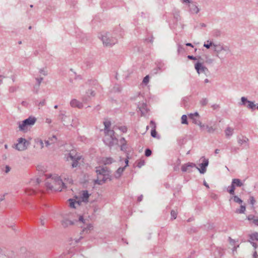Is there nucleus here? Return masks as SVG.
Returning a JSON list of instances; mask_svg holds the SVG:
<instances>
[{
  "label": "nucleus",
  "mask_w": 258,
  "mask_h": 258,
  "mask_svg": "<svg viewBox=\"0 0 258 258\" xmlns=\"http://www.w3.org/2000/svg\"><path fill=\"white\" fill-rule=\"evenodd\" d=\"M90 196V195L87 190H82L74 199H70L68 200L69 206L71 208L76 209L81 212L75 214L70 213L68 215L64 216L61 221V224L63 227L67 228L76 223H86V220L84 219L82 213L85 212V208L89 202Z\"/></svg>",
  "instance_id": "1"
},
{
  "label": "nucleus",
  "mask_w": 258,
  "mask_h": 258,
  "mask_svg": "<svg viewBox=\"0 0 258 258\" xmlns=\"http://www.w3.org/2000/svg\"><path fill=\"white\" fill-rule=\"evenodd\" d=\"M98 37L100 39L104 46L111 47L118 42L117 33L113 32L102 31L98 35Z\"/></svg>",
  "instance_id": "2"
},
{
  "label": "nucleus",
  "mask_w": 258,
  "mask_h": 258,
  "mask_svg": "<svg viewBox=\"0 0 258 258\" xmlns=\"http://www.w3.org/2000/svg\"><path fill=\"white\" fill-rule=\"evenodd\" d=\"M46 184L48 188L55 191H61L65 186V183L56 174L51 175L48 177Z\"/></svg>",
  "instance_id": "3"
},
{
  "label": "nucleus",
  "mask_w": 258,
  "mask_h": 258,
  "mask_svg": "<svg viewBox=\"0 0 258 258\" xmlns=\"http://www.w3.org/2000/svg\"><path fill=\"white\" fill-rule=\"evenodd\" d=\"M96 172L97 173V179L95 180L96 183L101 185L106 181L111 180L110 172L106 167H97Z\"/></svg>",
  "instance_id": "4"
},
{
  "label": "nucleus",
  "mask_w": 258,
  "mask_h": 258,
  "mask_svg": "<svg viewBox=\"0 0 258 258\" xmlns=\"http://www.w3.org/2000/svg\"><path fill=\"white\" fill-rule=\"evenodd\" d=\"M105 125L104 132L105 134L104 141L109 146L117 144V139L114 135V132L113 130H109L110 123L108 122H104Z\"/></svg>",
  "instance_id": "5"
},
{
  "label": "nucleus",
  "mask_w": 258,
  "mask_h": 258,
  "mask_svg": "<svg viewBox=\"0 0 258 258\" xmlns=\"http://www.w3.org/2000/svg\"><path fill=\"white\" fill-rule=\"evenodd\" d=\"M213 50L216 53V56L221 59H224L229 52V49L228 46H224L220 44H215V45H214Z\"/></svg>",
  "instance_id": "6"
},
{
  "label": "nucleus",
  "mask_w": 258,
  "mask_h": 258,
  "mask_svg": "<svg viewBox=\"0 0 258 258\" xmlns=\"http://www.w3.org/2000/svg\"><path fill=\"white\" fill-rule=\"evenodd\" d=\"M36 118L35 117L30 116L23 121L18 122L19 130L26 132L29 127L33 126L36 122Z\"/></svg>",
  "instance_id": "7"
},
{
  "label": "nucleus",
  "mask_w": 258,
  "mask_h": 258,
  "mask_svg": "<svg viewBox=\"0 0 258 258\" xmlns=\"http://www.w3.org/2000/svg\"><path fill=\"white\" fill-rule=\"evenodd\" d=\"M68 161H72V166L73 168L79 166L83 162L82 156L75 153V151H71L69 156L67 157Z\"/></svg>",
  "instance_id": "8"
},
{
  "label": "nucleus",
  "mask_w": 258,
  "mask_h": 258,
  "mask_svg": "<svg viewBox=\"0 0 258 258\" xmlns=\"http://www.w3.org/2000/svg\"><path fill=\"white\" fill-rule=\"evenodd\" d=\"M30 143L28 141L23 138H20L17 140V143L14 145V148L19 151L26 150Z\"/></svg>",
  "instance_id": "9"
},
{
  "label": "nucleus",
  "mask_w": 258,
  "mask_h": 258,
  "mask_svg": "<svg viewBox=\"0 0 258 258\" xmlns=\"http://www.w3.org/2000/svg\"><path fill=\"white\" fill-rule=\"evenodd\" d=\"M241 105H244L247 107L248 109L254 110L255 109L256 105L253 102L249 101L245 97H242L241 98Z\"/></svg>",
  "instance_id": "10"
},
{
  "label": "nucleus",
  "mask_w": 258,
  "mask_h": 258,
  "mask_svg": "<svg viewBox=\"0 0 258 258\" xmlns=\"http://www.w3.org/2000/svg\"><path fill=\"white\" fill-rule=\"evenodd\" d=\"M203 162L200 164L199 166L200 168L196 167V168L199 171L201 174H204L206 172L207 167L209 164V161L208 159L203 157Z\"/></svg>",
  "instance_id": "11"
},
{
  "label": "nucleus",
  "mask_w": 258,
  "mask_h": 258,
  "mask_svg": "<svg viewBox=\"0 0 258 258\" xmlns=\"http://www.w3.org/2000/svg\"><path fill=\"white\" fill-rule=\"evenodd\" d=\"M181 20V17L179 14V12L176 11L173 14V19L172 20H168L170 25H173V26L177 25V22Z\"/></svg>",
  "instance_id": "12"
},
{
  "label": "nucleus",
  "mask_w": 258,
  "mask_h": 258,
  "mask_svg": "<svg viewBox=\"0 0 258 258\" xmlns=\"http://www.w3.org/2000/svg\"><path fill=\"white\" fill-rule=\"evenodd\" d=\"M84 219L86 220V223H79L80 224H83L84 226H81L83 228V231L86 233H89L91 230L93 229V226L92 224L88 223V220L87 219L84 218Z\"/></svg>",
  "instance_id": "13"
},
{
  "label": "nucleus",
  "mask_w": 258,
  "mask_h": 258,
  "mask_svg": "<svg viewBox=\"0 0 258 258\" xmlns=\"http://www.w3.org/2000/svg\"><path fill=\"white\" fill-rule=\"evenodd\" d=\"M196 167V165L195 163L188 162L181 166V170L182 172H190L191 171V169Z\"/></svg>",
  "instance_id": "14"
},
{
  "label": "nucleus",
  "mask_w": 258,
  "mask_h": 258,
  "mask_svg": "<svg viewBox=\"0 0 258 258\" xmlns=\"http://www.w3.org/2000/svg\"><path fill=\"white\" fill-rule=\"evenodd\" d=\"M189 11L191 14H198L200 12V9L197 5L196 2H192L188 5Z\"/></svg>",
  "instance_id": "15"
},
{
  "label": "nucleus",
  "mask_w": 258,
  "mask_h": 258,
  "mask_svg": "<svg viewBox=\"0 0 258 258\" xmlns=\"http://www.w3.org/2000/svg\"><path fill=\"white\" fill-rule=\"evenodd\" d=\"M188 117L189 119H191L192 120V122L196 124L200 123V115L199 114L196 112L194 113H190L188 114Z\"/></svg>",
  "instance_id": "16"
},
{
  "label": "nucleus",
  "mask_w": 258,
  "mask_h": 258,
  "mask_svg": "<svg viewBox=\"0 0 258 258\" xmlns=\"http://www.w3.org/2000/svg\"><path fill=\"white\" fill-rule=\"evenodd\" d=\"M195 68L199 74L208 70V69L200 62H198L195 64Z\"/></svg>",
  "instance_id": "17"
},
{
  "label": "nucleus",
  "mask_w": 258,
  "mask_h": 258,
  "mask_svg": "<svg viewBox=\"0 0 258 258\" xmlns=\"http://www.w3.org/2000/svg\"><path fill=\"white\" fill-rule=\"evenodd\" d=\"M83 102H82L76 99H73L70 101V104L72 107L81 109L83 107Z\"/></svg>",
  "instance_id": "18"
},
{
  "label": "nucleus",
  "mask_w": 258,
  "mask_h": 258,
  "mask_svg": "<svg viewBox=\"0 0 258 258\" xmlns=\"http://www.w3.org/2000/svg\"><path fill=\"white\" fill-rule=\"evenodd\" d=\"M95 96V93L94 91L92 90H89L86 92V97H84L82 99L83 102L85 103H87L90 99H91V97H93Z\"/></svg>",
  "instance_id": "19"
},
{
  "label": "nucleus",
  "mask_w": 258,
  "mask_h": 258,
  "mask_svg": "<svg viewBox=\"0 0 258 258\" xmlns=\"http://www.w3.org/2000/svg\"><path fill=\"white\" fill-rule=\"evenodd\" d=\"M138 107L142 116H146L148 115V109L146 104L143 103L142 105H138Z\"/></svg>",
  "instance_id": "20"
},
{
  "label": "nucleus",
  "mask_w": 258,
  "mask_h": 258,
  "mask_svg": "<svg viewBox=\"0 0 258 258\" xmlns=\"http://www.w3.org/2000/svg\"><path fill=\"white\" fill-rule=\"evenodd\" d=\"M57 139L55 135L48 138L47 140L45 141V143L46 146H48L55 142H56Z\"/></svg>",
  "instance_id": "21"
},
{
  "label": "nucleus",
  "mask_w": 258,
  "mask_h": 258,
  "mask_svg": "<svg viewBox=\"0 0 258 258\" xmlns=\"http://www.w3.org/2000/svg\"><path fill=\"white\" fill-rule=\"evenodd\" d=\"M232 183L234 184L235 187H241L243 186V183L239 179L234 178L232 180Z\"/></svg>",
  "instance_id": "22"
},
{
  "label": "nucleus",
  "mask_w": 258,
  "mask_h": 258,
  "mask_svg": "<svg viewBox=\"0 0 258 258\" xmlns=\"http://www.w3.org/2000/svg\"><path fill=\"white\" fill-rule=\"evenodd\" d=\"M234 129L231 127H227L225 131V133L226 137L231 136L233 134Z\"/></svg>",
  "instance_id": "23"
},
{
  "label": "nucleus",
  "mask_w": 258,
  "mask_h": 258,
  "mask_svg": "<svg viewBox=\"0 0 258 258\" xmlns=\"http://www.w3.org/2000/svg\"><path fill=\"white\" fill-rule=\"evenodd\" d=\"M150 78V76L147 75L146 77H145L143 78V80L142 82L141 85L142 86H147V85L149 83Z\"/></svg>",
  "instance_id": "24"
},
{
  "label": "nucleus",
  "mask_w": 258,
  "mask_h": 258,
  "mask_svg": "<svg viewBox=\"0 0 258 258\" xmlns=\"http://www.w3.org/2000/svg\"><path fill=\"white\" fill-rule=\"evenodd\" d=\"M124 169L125 167L118 168L116 172L115 177L116 178L119 177L121 174L122 173V172L124 171Z\"/></svg>",
  "instance_id": "25"
},
{
  "label": "nucleus",
  "mask_w": 258,
  "mask_h": 258,
  "mask_svg": "<svg viewBox=\"0 0 258 258\" xmlns=\"http://www.w3.org/2000/svg\"><path fill=\"white\" fill-rule=\"evenodd\" d=\"M233 200L235 203H238L239 204H241L243 203V201L237 196H233L230 198V200Z\"/></svg>",
  "instance_id": "26"
},
{
  "label": "nucleus",
  "mask_w": 258,
  "mask_h": 258,
  "mask_svg": "<svg viewBox=\"0 0 258 258\" xmlns=\"http://www.w3.org/2000/svg\"><path fill=\"white\" fill-rule=\"evenodd\" d=\"M235 189V187L234 186V184H233L232 183H231V185L228 187V188L227 189V191L230 195H234V193H235L234 192Z\"/></svg>",
  "instance_id": "27"
},
{
  "label": "nucleus",
  "mask_w": 258,
  "mask_h": 258,
  "mask_svg": "<svg viewBox=\"0 0 258 258\" xmlns=\"http://www.w3.org/2000/svg\"><path fill=\"white\" fill-rule=\"evenodd\" d=\"M250 239L251 240L258 241V232H255L249 235Z\"/></svg>",
  "instance_id": "28"
},
{
  "label": "nucleus",
  "mask_w": 258,
  "mask_h": 258,
  "mask_svg": "<svg viewBox=\"0 0 258 258\" xmlns=\"http://www.w3.org/2000/svg\"><path fill=\"white\" fill-rule=\"evenodd\" d=\"M113 162V159L111 158H106L103 159L102 162L104 165L110 164Z\"/></svg>",
  "instance_id": "29"
},
{
  "label": "nucleus",
  "mask_w": 258,
  "mask_h": 258,
  "mask_svg": "<svg viewBox=\"0 0 258 258\" xmlns=\"http://www.w3.org/2000/svg\"><path fill=\"white\" fill-rule=\"evenodd\" d=\"M120 143L121 144V150L123 151L125 150V145H126V141L125 140V139L123 138H122L120 140Z\"/></svg>",
  "instance_id": "30"
},
{
  "label": "nucleus",
  "mask_w": 258,
  "mask_h": 258,
  "mask_svg": "<svg viewBox=\"0 0 258 258\" xmlns=\"http://www.w3.org/2000/svg\"><path fill=\"white\" fill-rule=\"evenodd\" d=\"M214 45H215V44L213 42L208 40L207 42H205L204 46L207 49H209L211 46L214 47Z\"/></svg>",
  "instance_id": "31"
},
{
  "label": "nucleus",
  "mask_w": 258,
  "mask_h": 258,
  "mask_svg": "<svg viewBox=\"0 0 258 258\" xmlns=\"http://www.w3.org/2000/svg\"><path fill=\"white\" fill-rule=\"evenodd\" d=\"M151 124L152 125V131H151V136L155 138L156 137V132L155 130V126H154V123L153 122V121H151V122H150Z\"/></svg>",
  "instance_id": "32"
},
{
  "label": "nucleus",
  "mask_w": 258,
  "mask_h": 258,
  "mask_svg": "<svg viewBox=\"0 0 258 258\" xmlns=\"http://www.w3.org/2000/svg\"><path fill=\"white\" fill-rule=\"evenodd\" d=\"M245 209H246V208H245V206L241 205L240 209H236V213H239V214L244 213L245 211Z\"/></svg>",
  "instance_id": "33"
},
{
  "label": "nucleus",
  "mask_w": 258,
  "mask_h": 258,
  "mask_svg": "<svg viewBox=\"0 0 258 258\" xmlns=\"http://www.w3.org/2000/svg\"><path fill=\"white\" fill-rule=\"evenodd\" d=\"M248 139L246 137H243L241 139H239L238 142L239 144L242 145L244 143H246L248 141Z\"/></svg>",
  "instance_id": "34"
},
{
  "label": "nucleus",
  "mask_w": 258,
  "mask_h": 258,
  "mask_svg": "<svg viewBox=\"0 0 258 258\" xmlns=\"http://www.w3.org/2000/svg\"><path fill=\"white\" fill-rule=\"evenodd\" d=\"M181 122L182 124H188L187 117L186 115H182V116H181Z\"/></svg>",
  "instance_id": "35"
},
{
  "label": "nucleus",
  "mask_w": 258,
  "mask_h": 258,
  "mask_svg": "<svg viewBox=\"0 0 258 258\" xmlns=\"http://www.w3.org/2000/svg\"><path fill=\"white\" fill-rule=\"evenodd\" d=\"M39 182H40V180L38 178H36V179H32L30 181V183L32 185H36L38 184L39 183Z\"/></svg>",
  "instance_id": "36"
},
{
  "label": "nucleus",
  "mask_w": 258,
  "mask_h": 258,
  "mask_svg": "<svg viewBox=\"0 0 258 258\" xmlns=\"http://www.w3.org/2000/svg\"><path fill=\"white\" fill-rule=\"evenodd\" d=\"M208 102V100L207 98H203L200 101V104L202 106H206Z\"/></svg>",
  "instance_id": "37"
},
{
  "label": "nucleus",
  "mask_w": 258,
  "mask_h": 258,
  "mask_svg": "<svg viewBox=\"0 0 258 258\" xmlns=\"http://www.w3.org/2000/svg\"><path fill=\"white\" fill-rule=\"evenodd\" d=\"M145 164V161L143 160H140L138 163H137V166L139 168H141L142 166H143Z\"/></svg>",
  "instance_id": "38"
},
{
  "label": "nucleus",
  "mask_w": 258,
  "mask_h": 258,
  "mask_svg": "<svg viewBox=\"0 0 258 258\" xmlns=\"http://www.w3.org/2000/svg\"><path fill=\"white\" fill-rule=\"evenodd\" d=\"M36 142L41 149H42L44 147V143L42 140H38L36 141Z\"/></svg>",
  "instance_id": "39"
},
{
  "label": "nucleus",
  "mask_w": 258,
  "mask_h": 258,
  "mask_svg": "<svg viewBox=\"0 0 258 258\" xmlns=\"http://www.w3.org/2000/svg\"><path fill=\"white\" fill-rule=\"evenodd\" d=\"M39 72L43 76H46L47 75V72L44 68L40 69Z\"/></svg>",
  "instance_id": "40"
},
{
  "label": "nucleus",
  "mask_w": 258,
  "mask_h": 258,
  "mask_svg": "<svg viewBox=\"0 0 258 258\" xmlns=\"http://www.w3.org/2000/svg\"><path fill=\"white\" fill-rule=\"evenodd\" d=\"M42 80H43L42 78H36V84H37V88H39V86H40V84L41 83V82Z\"/></svg>",
  "instance_id": "41"
},
{
  "label": "nucleus",
  "mask_w": 258,
  "mask_h": 258,
  "mask_svg": "<svg viewBox=\"0 0 258 258\" xmlns=\"http://www.w3.org/2000/svg\"><path fill=\"white\" fill-rule=\"evenodd\" d=\"M249 203L252 206H253L255 204V202H256L254 197H252V196H250L249 199Z\"/></svg>",
  "instance_id": "42"
},
{
  "label": "nucleus",
  "mask_w": 258,
  "mask_h": 258,
  "mask_svg": "<svg viewBox=\"0 0 258 258\" xmlns=\"http://www.w3.org/2000/svg\"><path fill=\"white\" fill-rule=\"evenodd\" d=\"M188 101V98L187 97L183 98L181 101V104L183 105L184 107H186V103Z\"/></svg>",
  "instance_id": "43"
},
{
  "label": "nucleus",
  "mask_w": 258,
  "mask_h": 258,
  "mask_svg": "<svg viewBox=\"0 0 258 258\" xmlns=\"http://www.w3.org/2000/svg\"><path fill=\"white\" fill-rule=\"evenodd\" d=\"M206 128L207 129L208 132L210 133H213L215 130L212 126L209 125L206 126Z\"/></svg>",
  "instance_id": "44"
},
{
  "label": "nucleus",
  "mask_w": 258,
  "mask_h": 258,
  "mask_svg": "<svg viewBox=\"0 0 258 258\" xmlns=\"http://www.w3.org/2000/svg\"><path fill=\"white\" fill-rule=\"evenodd\" d=\"M171 216L172 219H175L177 217V212L174 210H172L171 212Z\"/></svg>",
  "instance_id": "45"
},
{
  "label": "nucleus",
  "mask_w": 258,
  "mask_h": 258,
  "mask_svg": "<svg viewBox=\"0 0 258 258\" xmlns=\"http://www.w3.org/2000/svg\"><path fill=\"white\" fill-rule=\"evenodd\" d=\"M25 191L26 194H27L28 195H31L33 194L34 192L33 189H30L29 188H26Z\"/></svg>",
  "instance_id": "46"
},
{
  "label": "nucleus",
  "mask_w": 258,
  "mask_h": 258,
  "mask_svg": "<svg viewBox=\"0 0 258 258\" xmlns=\"http://www.w3.org/2000/svg\"><path fill=\"white\" fill-rule=\"evenodd\" d=\"M152 152L151 150L149 149H147L145 151V155L147 157H149L151 155Z\"/></svg>",
  "instance_id": "47"
},
{
  "label": "nucleus",
  "mask_w": 258,
  "mask_h": 258,
  "mask_svg": "<svg viewBox=\"0 0 258 258\" xmlns=\"http://www.w3.org/2000/svg\"><path fill=\"white\" fill-rule=\"evenodd\" d=\"M119 130L123 133H126L127 132V127L125 126H120Z\"/></svg>",
  "instance_id": "48"
},
{
  "label": "nucleus",
  "mask_w": 258,
  "mask_h": 258,
  "mask_svg": "<svg viewBox=\"0 0 258 258\" xmlns=\"http://www.w3.org/2000/svg\"><path fill=\"white\" fill-rule=\"evenodd\" d=\"M17 87L15 86H11L9 88V91L10 92H14L17 90Z\"/></svg>",
  "instance_id": "49"
},
{
  "label": "nucleus",
  "mask_w": 258,
  "mask_h": 258,
  "mask_svg": "<svg viewBox=\"0 0 258 258\" xmlns=\"http://www.w3.org/2000/svg\"><path fill=\"white\" fill-rule=\"evenodd\" d=\"M10 170H11V168L8 165H6L5 166V172L6 173H8L9 172H10Z\"/></svg>",
  "instance_id": "50"
},
{
  "label": "nucleus",
  "mask_w": 258,
  "mask_h": 258,
  "mask_svg": "<svg viewBox=\"0 0 258 258\" xmlns=\"http://www.w3.org/2000/svg\"><path fill=\"white\" fill-rule=\"evenodd\" d=\"M255 217L253 216V215H249L248 217H247V219L248 220H250V221H253V219H254Z\"/></svg>",
  "instance_id": "51"
},
{
  "label": "nucleus",
  "mask_w": 258,
  "mask_h": 258,
  "mask_svg": "<svg viewBox=\"0 0 258 258\" xmlns=\"http://www.w3.org/2000/svg\"><path fill=\"white\" fill-rule=\"evenodd\" d=\"M181 1L182 3H187L188 5L193 2L191 0H181Z\"/></svg>",
  "instance_id": "52"
},
{
  "label": "nucleus",
  "mask_w": 258,
  "mask_h": 258,
  "mask_svg": "<svg viewBox=\"0 0 258 258\" xmlns=\"http://www.w3.org/2000/svg\"><path fill=\"white\" fill-rule=\"evenodd\" d=\"M8 227H9V228H12V229L13 230H14V231H17V228H16V225H15V224H13V225H12L8 226Z\"/></svg>",
  "instance_id": "53"
},
{
  "label": "nucleus",
  "mask_w": 258,
  "mask_h": 258,
  "mask_svg": "<svg viewBox=\"0 0 258 258\" xmlns=\"http://www.w3.org/2000/svg\"><path fill=\"white\" fill-rule=\"evenodd\" d=\"M249 242H250V243L252 244V246L254 248V249L256 248L257 247H258L257 245V244L255 242H251L250 241H248Z\"/></svg>",
  "instance_id": "54"
},
{
  "label": "nucleus",
  "mask_w": 258,
  "mask_h": 258,
  "mask_svg": "<svg viewBox=\"0 0 258 258\" xmlns=\"http://www.w3.org/2000/svg\"><path fill=\"white\" fill-rule=\"evenodd\" d=\"M187 58L190 60H196L197 59L196 57H195L192 55H188Z\"/></svg>",
  "instance_id": "55"
},
{
  "label": "nucleus",
  "mask_w": 258,
  "mask_h": 258,
  "mask_svg": "<svg viewBox=\"0 0 258 258\" xmlns=\"http://www.w3.org/2000/svg\"><path fill=\"white\" fill-rule=\"evenodd\" d=\"M253 223L256 225V226H258V219L257 218H254L253 219Z\"/></svg>",
  "instance_id": "56"
},
{
  "label": "nucleus",
  "mask_w": 258,
  "mask_h": 258,
  "mask_svg": "<svg viewBox=\"0 0 258 258\" xmlns=\"http://www.w3.org/2000/svg\"><path fill=\"white\" fill-rule=\"evenodd\" d=\"M212 107L213 108V109H216L219 108V106L217 104H214L212 106Z\"/></svg>",
  "instance_id": "57"
},
{
  "label": "nucleus",
  "mask_w": 258,
  "mask_h": 258,
  "mask_svg": "<svg viewBox=\"0 0 258 258\" xmlns=\"http://www.w3.org/2000/svg\"><path fill=\"white\" fill-rule=\"evenodd\" d=\"M146 40H147V41H148V42H151V43H152V42H153V37L152 36V37H151V38H150V39H146Z\"/></svg>",
  "instance_id": "58"
},
{
  "label": "nucleus",
  "mask_w": 258,
  "mask_h": 258,
  "mask_svg": "<svg viewBox=\"0 0 258 258\" xmlns=\"http://www.w3.org/2000/svg\"><path fill=\"white\" fill-rule=\"evenodd\" d=\"M217 250H218V252H219V256H221L222 255V250L220 248L219 249H217Z\"/></svg>",
  "instance_id": "59"
},
{
  "label": "nucleus",
  "mask_w": 258,
  "mask_h": 258,
  "mask_svg": "<svg viewBox=\"0 0 258 258\" xmlns=\"http://www.w3.org/2000/svg\"><path fill=\"white\" fill-rule=\"evenodd\" d=\"M40 222H41V224L42 225H44L45 224V221H44V219H42V218H41L40 219Z\"/></svg>",
  "instance_id": "60"
},
{
  "label": "nucleus",
  "mask_w": 258,
  "mask_h": 258,
  "mask_svg": "<svg viewBox=\"0 0 258 258\" xmlns=\"http://www.w3.org/2000/svg\"><path fill=\"white\" fill-rule=\"evenodd\" d=\"M125 165L124 167H125V168L126 167H127L128 166V159H126L125 160Z\"/></svg>",
  "instance_id": "61"
},
{
  "label": "nucleus",
  "mask_w": 258,
  "mask_h": 258,
  "mask_svg": "<svg viewBox=\"0 0 258 258\" xmlns=\"http://www.w3.org/2000/svg\"><path fill=\"white\" fill-rule=\"evenodd\" d=\"M142 199H143V196L141 195V196H140V197H138V201L139 202H141L142 200Z\"/></svg>",
  "instance_id": "62"
},
{
  "label": "nucleus",
  "mask_w": 258,
  "mask_h": 258,
  "mask_svg": "<svg viewBox=\"0 0 258 258\" xmlns=\"http://www.w3.org/2000/svg\"><path fill=\"white\" fill-rule=\"evenodd\" d=\"M253 257L254 258H256V257H257V252L256 251H255L253 254Z\"/></svg>",
  "instance_id": "63"
},
{
  "label": "nucleus",
  "mask_w": 258,
  "mask_h": 258,
  "mask_svg": "<svg viewBox=\"0 0 258 258\" xmlns=\"http://www.w3.org/2000/svg\"><path fill=\"white\" fill-rule=\"evenodd\" d=\"M159 71V70L158 69H156V70H153L152 72V74H156L157 73V72Z\"/></svg>",
  "instance_id": "64"
}]
</instances>
